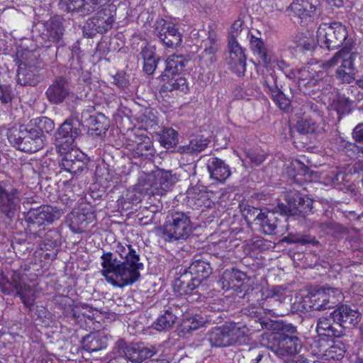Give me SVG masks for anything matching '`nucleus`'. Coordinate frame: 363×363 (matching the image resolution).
I'll use <instances>...</instances> for the list:
<instances>
[{
  "label": "nucleus",
  "instance_id": "c03bdc74",
  "mask_svg": "<svg viewBox=\"0 0 363 363\" xmlns=\"http://www.w3.org/2000/svg\"><path fill=\"white\" fill-rule=\"evenodd\" d=\"M87 121L91 128L93 130L100 131L106 130L107 125H104L106 121V118L103 114L99 115L98 116H90Z\"/></svg>",
  "mask_w": 363,
  "mask_h": 363
},
{
  "label": "nucleus",
  "instance_id": "a18cd8bd",
  "mask_svg": "<svg viewBox=\"0 0 363 363\" xmlns=\"http://www.w3.org/2000/svg\"><path fill=\"white\" fill-rule=\"evenodd\" d=\"M311 67L309 65L303 66L301 69L294 72V77L299 81L309 80L314 77L313 72H311Z\"/></svg>",
  "mask_w": 363,
  "mask_h": 363
},
{
  "label": "nucleus",
  "instance_id": "774afa93",
  "mask_svg": "<svg viewBox=\"0 0 363 363\" xmlns=\"http://www.w3.org/2000/svg\"><path fill=\"white\" fill-rule=\"evenodd\" d=\"M291 363H308V361L306 358L302 356H298L296 357V359H293Z\"/></svg>",
  "mask_w": 363,
  "mask_h": 363
},
{
  "label": "nucleus",
  "instance_id": "f03ea898",
  "mask_svg": "<svg viewBox=\"0 0 363 363\" xmlns=\"http://www.w3.org/2000/svg\"><path fill=\"white\" fill-rule=\"evenodd\" d=\"M262 329L276 333L282 332L277 345L271 347L272 351L278 357L291 356L301 348L300 340L294 335H285V333L294 334L296 328L291 325H284L282 321L273 319H258Z\"/></svg>",
  "mask_w": 363,
  "mask_h": 363
},
{
  "label": "nucleus",
  "instance_id": "9b49d317",
  "mask_svg": "<svg viewBox=\"0 0 363 363\" xmlns=\"http://www.w3.org/2000/svg\"><path fill=\"white\" fill-rule=\"evenodd\" d=\"M21 192L6 182H0V211L12 218L20 208Z\"/></svg>",
  "mask_w": 363,
  "mask_h": 363
},
{
  "label": "nucleus",
  "instance_id": "1a4fd4ad",
  "mask_svg": "<svg viewBox=\"0 0 363 363\" xmlns=\"http://www.w3.org/2000/svg\"><path fill=\"white\" fill-rule=\"evenodd\" d=\"M116 9L114 5L109 4L91 18H89L84 27V33L88 37H92L96 33H105L109 30L116 21Z\"/></svg>",
  "mask_w": 363,
  "mask_h": 363
},
{
  "label": "nucleus",
  "instance_id": "79ce46f5",
  "mask_svg": "<svg viewBox=\"0 0 363 363\" xmlns=\"http://www.w3.org/2000/svg\"><path fill=\"white\" fill-rule=\"evenodd\" d=\"M331 318H357L359 315V313L356 309H352L347 305H342L335 310L331 313Z\"/></svg>",
  "mask_w": 363,
  "mask_h": 363
},
{
  "label": "nucleus",
  "instance_id": "de8ad7c7",
  "mask_svg": "<svg viewBox=\"0 0 363 363\" xmlns=\"http://www.w3.org/2000/svg\"><path fill=\"white\" fill-rule=\"evenodd\" d=\"M331 320H335V319H318L316 328L317 332L320 334L324 332H332L333 335H335L334 327Z\"/></svg>",
  "mask_w": 363,
  "mask_h": 363
},
{
  "label": "nucleus",
  "instance_id": "8fccbe9b",
  "mask_svg": "<svg viewBox=\"0 0 363 363\" xmlns=\"http://www.w3.org/2000/svg\"><path fill=\"white\" fill-rule=\"evenodd\" d=\"M82 0H60V5L62 9L67 11H77L79 9Z\"/></svg>",
  "mask_w": 363,
  "mask_h": 363
},
{
  "label": "nucleus",
  "instance_id": "9d476101",
  "mask_svg": "<svg viewBox=\"0 0 363 363\" xmlns=\"http://www.w3.org/2000/svg\"><path fill=\"white\" fill-rule=\"evenodd\" d=\"M193 231L189 216L182 212L172 213L171 220L164 227V235L166 240L173 242L186 240Z\"/></svg>",
  "mask_w": 363,
  "mask_h": 363
},
{
  "label": "nucleus",
  "instance_id": "680f3d73",
  "mask_svg": "<svg viewBox=\"0 0 363 363\" xmlns=\"http://www.w3.org/2000/svg\"><path fill=\"white\" fill-rule=\"evenodd\" d=\"M82 309L84 311L82 313L84 318H91V315H98V311L96 310H93L91 307L88 306H82Z\"/></svg>",
  "mask_w": 363,
  "mask_h": 363
},
{
  "label": "nucleus",
  "instance_id": "69168bd1",
  "mask_svg": "<svg viewBox=\"0 0 363 363\" xmlns=\"http://www.w3.org/2000/svg\"><path fill=\"white\" fill-rule=\"evenodd\" d=\"M182 289H184V294H187L191 293L194 290V289L195 288V285L194 284L192 285H190L189 284L182 283Z\"/></svg>",
  "mask_w": 363,
  "mask_h": 363
},
{
  "label": "nucleus",
  "instance_id": "ddd939ff",
  "mask_svg": "<svg viewBox=\"0 0 363 363\" xmlns=\"http://www.w3.org/2000/svg\"><path fill=\"white\" fill-rule=\"evenodd\" d=\"M287 206L279 204L277 209L283 214H299L305 216L312 209L313 200L307 196H303L298 191H291L286 196Z\"/></svg>",
  "mask_w": 363,
  "mask_h": 363
},
{
  "label": "nucleus",
  "instance_id": "bf43d9fd",
  "mask_svg": "<svg viewBox=\"0 0 363 363\" xmlns=\"http://www.w3.org/2000/svg\"><path fill=\"white\" fill-rule=\"evenodd\" d=\"M247 157L256 165L260 164L265 160L264 155L255 154L254 152L247 153Z\"/></svg>",
  "mask_w": 363,
  "mask_h": 363
},
{
  "label": "nucleus",
  "instance_id": "49530a36",
  "mask_svg": "<svg viewBox=\"0 0 363 363\" xmlns=\"http://www.w3.org/2000/svg\"><path fill=\"white\" fill-rule=\"evenodd\" d=\"M243 29V21L241 19L235 20L231 25L228 32V40H237Z\"/></svg>",
  "mask_w": 363,
  "mask_h": 363
},
{
  "label": "nucleus",
  "instance_id": "a211bd4d",
  "mask_svg": "<svg viewBox=\"0 0 363 363\" xmlns=\"http://www.w3.org/2000/svg\"><path fill=\"white\" fill-rule=\"evenodd\" d=\"M125 358L135 363H141L145 359L151 357L155 353L152 346H145L143 343H132L124 351Z\"/></svg>",
  "mask_w": 363,
  "mask_h": 363
},
{
  "label": "nucleus",
  "instance_id": "37998d69",
  "mask_svg": "<svg viewBox=\"0 0 363 363\" xmlns=\"http://www.w3.org/2000/svg\"><path fill=\"white\" fill-rule=\"evenodd\" d=\"M345 352L344 345L340 341H336L326 350V355L339 359L344 356Z\"/></svg>",
  "mask_w": 363,
  "mask_h": 363
},
{
  "label": "nucleus",
  "instance_id": "2eb2a0df",
  "mask_svg": "<svg viewBox=\"0 0 363 363\" xmlns=\"http://www.w3.org/2000/svg\"><path fill=\"white\" fill-rule=\"evenodd\" d=\"M157 25V36L165 45L176 48L181 44L182 35L174 23L161 19Z\"/></svg>",
  "mask_w": 363,
  "mask_h": 363
},
{
  "label": "nucleus",
  "instance_id": "6e6552de",
  "mask_svg": "<svg viewBox=\"0 0 363 363\" xmlns=\"http://www.w3.org/2000/svg\"><path fill=\"white\" fill-rule=\"evenodd\" d=\"M19 62L17 73L18 84L33 86L38 82L36 65L38 54L33 51L23 50L17 52Z\"/></svg>",
  "mask_w": 363,
  "mask_h": 363
},
{
  "label": "nucleus",
  "instance_id": "338daca9",
  "mask_svg": "<svg viewBox=\"0 0 363 363\" xmlns=\"http://www.w3.org/2000/svg\"><path fill=\"white\" fill-rule=\"evenodd\" d=\"M108 363H128L126 358L124 357H119L111 359Z\"/></svg>",
  "mask_w": 363,
  "mask_h": 363
},
{
  "label": "nucleus",
  "instance_id": "473e14b6",
  "mask_svg": "<svg viewBox=\"0 0 363 363\" xmlns=\"http://www.w3.org/2000/svg\"><path fill=\"white\" fill-rule=\"evenodd\" d=\"M177 330L179 335H185L193 330H198L204 325L203 319H178Z\"/></svg>",
  "mask_w": 363,
  "mask_h": 363
},
{
  "label": "nucleus",
  "instance_id": "412c9836",
  "mask_svg": "<svg viewBox=\"0 0 363 363\" xmlns=\"http://www.w3.org/2000/svg\"><path fill=\"white\" fill-rule=\"evenodd\" d=\"M111 336L104 332L91 333L83 338V349L89 352H97L107 347Z\"/></svg>",
  "mask_w": 363,
  "mask_h": 363
},
{
  "label": "nucleus",
  "instance_id": "864d4df0",
  "mask_svg": "<svg viewBox=\"0 0 363 363\" xmlns=\"http://www.w3.org/2000/svg\"><path fill=\"white\" fill-rule=\"evenodd\" d=\"M331 174L332 175H329L328 177V184L335 185L340 182V179L343 180L344 174H342L340 171L333 170Z\"/></svg>",
  "mask_w": 363,
  "mask_h": 363
},
{
  "label": "nucleus",
  "instance_id": "423d86ee",
  "mask_svg": "<svg viewBox=\"0 0 363 363\" xmlns=\"http://www.w3.org/2000/svg\"><path fill=\"white\" fill-rule=\"evenodd\" d=\"M347 36L345 27L340 23H322L317 32V43L321 48L333 50L340 48Z\"/></svg>",
  "mask_w": 363,
  "mask_h": 363
},
{
  "label": "nucleus",
  "instance_id": "052dcab7",
  "mask_svg": "<svg viewBox=\"0 0 363 363\" xmlns=\"http://www.w3.org/2000/svg\"><path fill=\"white\" fill-rule=\"evenodd\" d=\"M1 94H0V101L4 104H7L11 100V96L10 92L6 89L4 90L3 87L0 86Z\"/></svg>",
  "mask_w": 363,
  "mask_h": 363
},
{
  "label": "nucleus",
  "instance_id": "7c9ffc66",
  "mask_svg": "<svg viewBox=\"0 0 363 363\" xmlns=\"http://www.w3.org/2000/svg\"><path fill=\"white\" fill-rule=\"evenodd\" d=\"M246 274L238 269H232L231 270H227L223 273V287L229 289L235 286L234 281L241 282L245 279Z\"/></svg>",
  "mask_w": 363,
  "mask_h": 363
},
{
  "label": "nucleus",
  "instance_id": "b1692460",
  "mask_svg": "<svg viewBox=\"0 0 363 363\" xmlns=\"http://www.w3.org/2000/svg\"><path fill=\"white\" fill-rule=\"evenodd\" d=\"M207 167L211 177L216 181L223 182L230 175L228 165L218 158L210 159Z\"/></svg>",
  "mask_w": 363,
  "mask_h": 363
},
{
  "label": "nucleus",
  "instance_id": "09e8293b",
  "mask_svg": "<svg viewBox=\"0 0 363 363\" xmlns=\"http://www.w3.org/2000/svg\"><path fill=\"white\" fill-rule=\"evenodd\" d=\"M141 186H140V183L136 189L128 190L125 195L126 199L128 200L129 203H138L142 200V192L145 191L141 190Z\"/></svg>",
  "mask_w": 363,
  "mask_h": 363
},
{
  "label": "nucleus",
  "instance_id": "4c0bfd02",
  "mask_svg": "<svg viewBox=\"0 0 363 363\" xmlns=\"http://www.w3.org/2000/svg\"><path fill=\"white\" fill-rule=\"evenodd\" d=\"M250 45L253 52L259 56L262 62L267 66L270 62V58L262 40L257 38H252L250 40Z\"/></svg>",
  "mask_w": 363,
  "mask_h": 363
},
{
  "label": "nucleus",
  "instance_id": "39448f33",
  "mask_svg": "<svg viewBox=\"0 0 363 363\" xmlns=\"http://www.w3.org/2000/svg\"><path fill=\"white\" fill-rule=\"evenodd\" d=\"M249 333V328L241 323H230L221 328H214L209 335V341L214 347L231 345Z\"/></svg>",
  "mask_w": 363,
  "mask_h": 363
},
{
  "label": "nucleus",
  "instance_id": "5701e85b",
  "mask_svg": "<svg viewBox=\"0 0 363 363\" xmlns=\"http://www.w3.org/2000/svg\"><path fill=\"white\" fill-rule=\"evenodd\" d=\"M315 9V6L308 0H296L290 4L288 12L290 16H298L303 20L313 16Z\"/></svg>",
  "mask_w": 363,
  "mask_h": 363
},
{
  "label": "nucleus",
  "instance_id": "f8f14e48",
  "mask_svg": "<svg viewBox=\"0 0 363 363\" xmlns=\"http://www.w3.org/2000/svg\"><path fill=\"white\" fill-rule=\"evenodd\" d=\"M80 134L77 124L70 120L62 123L55 134V144L60 152H66L73 149L74 142Z\"/></svg>",
  "mask_w": 363,
  "mask_h": 363
},
{
  "label": "nucleus",
  "instance_id": "bb28decb",
  "mask_svg": "<svg viewBox=\"0 0 363 363\" xmlns=\"http://www.w3.org/2000/svg\"><path fill=\"white\" fill-rule=\"evenodd\" d=\"M255 220L259 222L264 233L268 235L274 233L277 226V217L274 211H260L256 216Z\"/></svg>",
  "mask_w": 363,
  "mask_h": 363
},
{
  "label": "nucleus",
  "instance_id": "603ef678",
  "mask_svg": "<svg viewBox=\"0 0 363 363\" xmlns=\"http://www.w3.org/2000/svg\"><path fill=\"white\" fill-rule=\"evenodd\" d=\"M137 149L142 152L143 150H150L152 147V142L149 137L145 135H141L139 140H136Z\"/></svg>",
  "mask_w": 363,
  "mask_h": 363
},
{
  "label": "nucleus",
  "instance_id": "e2e57ef3",
  "mask_svg": "<svg viewBox=\"0 0 363 363\" xmlns=\"http://www.w3.org/2000/svg\"><path fill=\"white\" fill-rule=\"evenodd\" d=\"M197 197L198 198H196V196L189 198V201L191 200L194 201L195 199L194 204H195L196 207H199L203 204L202 199H205L206 197V194L205 192H199L197 195Z\"/></svg>",
  "mask_w": 363,
  "mask_h": 363
},
{
  "label": "nucleus",
  "instance_id": "2f4dec72",
  "mask_svg": "<svg viewBox=\"0 0 363 363\" xmlns=\"http://www.w3.org/2000/svg\"><path fill=\"white\" fill-rule=\"evenodd\" d=\"M208 141L203 138H197L190 141L187 145L181 146L178 148V152L181 154H192L199 152L207 147Z\"/></svg>",
  "mask_w": 363,
  "mask_h": 363
},
{
  "label": "nucleus",
  "instance_id": "4468645a",
  "mask_svg": "<svg viewBox=\"0 0 363 363\" xmlns=\"http://www.w3.org/2000/svg\"><path fill=\"white\" fill-rule=\"evenodd\" d=\"M63 212L50 206H43L30 209L26 216V221L31 224L41 225L45 223H52L60 219Z\"/></svg>",
  "mask_w": 363,
  "mask_h": 363
},
{
  "label": "nucleus",
  "instance_id": "ea45409f",
  "mask_svg": "<svg viewBox=\"0 0 363 363\" xmlns=\"http://www.w3.org/2000/svg\"><path fill=\"white\" fill-rule=\"evenodd\" d=\"M352 101L345 96L339 95L333 101L334 108L339 114L348 113L351 110Z\"/></svg>",
  "mask_w": 363,
  "mask_h": 363
},
{
  "label": "nucleus",
  "instance_id": "c85d7f7f",
  "mask_svg": "<svg viewBox=\"0 0 363 363\" xmlns=\"http://www.w3.org/2000/svg\"><path fill=\"white\" fill-rule=\"evenodd\" d=\"M187 62L182 55L169 56L166 60V68L162 75L166 77L171 74H181Z\"/></svg>",
  "mask_w": 363,
  "mask_h": 363
},
{
  "label": "nucleus",
  "instance_id": "5fc2aeb1",
  "mask_svg": "<svg viewBox=\"0 0 363 363\" xmlns=\"http://www.w3.org/2000/svg\"><path fill=\"white\" fill-rule=\"evenodd\" d=\"M353 138L363 145V124H358L353 130Z\"/></svg>",
  "mask_w": 363,
  "mask_h": 363
},
{
  "label": "nucleus",
  "instance_id": "13d9d810",
  "mask_svg": "<svg viewBox=\"0 0 363 363\" xmlns=\"http://www.w3.org/2000/svg\"><path fill=\"white\" fill-rule=\"evenodd\" d=\"M141 55L143 58V61L157 60L155 50L152 48L145 47L141 52Z\"/></svg>",
  "mask_w": 363,
  "mask_h": 363
},
{
  "label": "nucleus",
  "instance_id": "e433bc0d",
  "mask_svg": "<svg viewBox=\"0 0 363 363\" xmlns=\"http://www.w3.org/2000/svg\"><path fill=\"white\" fill-rule=\"evenodd\" d=\"M15 288L24 305L31 306L36 298L35 291L29 286H20L16 284Z\"/></svg>",
  "mask_w": 363,
  "mask_h": 363
},
{
  "label": "nucleus",
  "instance_id": "cd10ccee",
  "mask_svg": "<svg viewBox=\"0 0 363 363\" xmlns=\"http://www.w3.org/2000/svg\"><path fill=\"white\" fill-rule=\"evenodd\" d=\"M201 47L203 51L202 52V57L206 58L207 60L212 62L215 54L218 50V35L214 31H210L208 33V38L202 40Z\"/></svg>",
  "mask_w": 363,
  "mask_h": 363
},
{
  "label": "nucleus",
  "instance_id": "aec40b11",
  "mask_svg": "<svg viewBox=\"0 0 363 363\" xmlns=\"http://www.w3.org/2000/svg\"><path fill=\"white\" fill-rule=\"evenodd\" d=\"M70 150L66 152H61L65 154L61 166L66 172L77 174L83 171L85 167V163L82 160L84 155L79 152L77 150L71 149Z\"/></svg>",
  "mask_w": 363,
  "mask_h": 363
},
{
  "label": "nucleus",
  "instance_id": "0eeeda50",
  "mask_svg": "<svg viewBox=\"0 0 363 363\" xmlns=\"http://www.w3.org/2000/svg\"><path fill=\"white\" fill-rule=\"evenodd\" d=\"M355 58V53L342 49L327 61L324 67L330 68L340 64L336 70L337 77L342 83L350 84L355 79L356 69L354 64Z\"/></svg>",
  "mask_w": 363,
  "mask_h": 363
},
{
  "label": "nucleus",
  "instance_id": "6e6d98bb",
  "mask_svg": "<svg viewBox=\"0 0 363 363\" xmlns=\"http://www.w3.org/2000/svg\"><path fill=\"white\" fill-rule=\"evenodd\" d=\"M157 60H144L143 69L147 74H152L157 67Z\"/></svg>",
  "mask_w": 363,
  "mask_h": 363
},
{
  "label": "nucleus",
  "instance_id": "72a5a7b5",
  "mask_svg": "<svg viewBox=\"0 0 363 363\" xmlns=\"http://www.w3.org/2000/svg\"><path fill=\"white\" fill-rule=\"evenodd\" d=\"M27 133V128L25 127H13L7 133V138L9 142L21 150L23 143H25V135Z\"/></svg>",
  "mask_w": 363,
  "mask_h": 363
},
{
  "label": "nucleus",
  "instance_id": "0e129e2a",
  "mask_svg": "<svg viewBox=\"0 0 363 363\" xmlns=\"http://www.w3.org/2000/svg\"><path fill=\"white\" fill-rule=\"evenodd\" d=\"M272 297H281L284 294V289L281 286H275L270 290Z\"/></svg>",
  "mask_w": 363,
  "mask_h": 363
},
{
  "label": "nucleus",
  "instance_id": "a19ab883",
  "mask_svg": "<svg viewBox=\"0 0 363 363\" xmlns=\"http://www.w3.org/2000/svg\"><path fill=\"white\" fill-rule=\"evenodd\" d=\"M34 124L37 129L41 133L42 135H43L44 133H51L55 128L54 122L47 117L35 118L34 120Z\"/></svg>",
  "mask_w": 363,
  "mask_h": 363
},
{
  "label": "nucleus",
  "instance_id": "393cba45",
  "mask_svg": "<svg viewBox=\"0 0 363 363\" xmlns=\"http://www.w3.org/2000/svg\"><path fill=\"white\" fill-rule=\"evenodd\" d=\"M264 84L265 86V91L271 95L277 105L282 110L287 109L289 106L290 101L278 89L274 77L272 76L270 79L265 78Z\"/></svg>",
  "mask_w": 363,
  "mask_h": 363
},
{
  "label": "nucleus",
  "instance_id": "4be33fe9",
  "mask_svg": "<svg viewBox=\"0 0 363 363\" xmlns=\"http://www.w3.org/2000/svg\"><path fill=\"white\" fill-rule=\"evenodd\" d=\"M323 119L315 117L303 118L297 122V130L302 134H319L324 131Z\"/></svg>",
  "mask_w": 363,
  "mask_h": 363
},
{
  "label": "nucleus",
  "instance_id": "4d7b16f0",
  "mask_svg": "<svg viewBox=\"0 0 363 363\" xmlns=\"http://www.w3.org/2000/svg\"><path fill=\"white\" fill-rule=\"evenodd\" d=\"M298 43L301 47L307 50L313 49L318 44L317 40L315 41L313 39H309L307 37H304Z\"/></svg>",
  "mask_w": 363,
  "mask_h": 363
},
{
  "label": "nucleus",
  "instance_id": "c756f323",
  "mask_svg": "<svg viewBox=\"0 0 363 363\" xmlns=\"http://www.w3.org/2000/svg\"><path fill=\"white\" fill-rule=\"evenodd\" d=\"M228 48L230 52V57L232 64L240 65L242 67L245 66L246 57L242 47L240 45L237 40H228Z\"/></svg>",
  "mask_w": 363,
  "mask_h": 363
},
{
  "label": "nucleus",
  "instance_id": "c9c22d12",
  "mask_svg": "<svg viewBox=\"0 0 363 363\" xmlns=\"http://www.w3.org/2000/svg\"><path fill=\"white\" fill-rule=\"evenodd\" d=\"M190 273L197 278L205 279L211 273V267L208 263L203 260H195L189 267Z\"/></svg>",
  "mask_w": 363,
  "mask_h": 363
},
{
  "label": "nucleus",
  "instance_id": "58836bf2",
  "mask_svg": "<svg viewBox=\"0 0 363 363\" xmlns=\"http://www.w3.org/2000/svg\"><path fill=\"white\" fill-rule=\"evenodd\" d=\"M160 143L165 148L173 147L178 143L177 131L172 128L163 130L160 136Z\"/></svg>",
  "mask_w": 363,
  "mask_h": 363
},
{
  "label": "nucleus",
  "instance_id": "7ed1b4c3",
  "mask_svg": "<svg viewBox=\"0 0 363 363\" xmlns=\"http://www.w3.org/2000/svg\"><path fill=\"white\" fill-rule=\"evenodd\" d=\"M343 299L342 291L337 288H322L306 294H297L296 301L302 303L303 310H325L330 308V303L335 304Z\"/></svg>",
  "mask_w": 363,
  "mask_h": 363
},
{
  "label": "nucleus",
  "instance_id": "f704fd0d",
  "mask_svg": "<svg viewBox=\"0 0 363 363\" xmlns=\"http://www.w3.org/2000/svg\"><path fill=\"white\" fill-rule=\"evenodd\" d=\"M63 33L64 29L60 20L52 18L49 21L47 27V35L50 41H58L61 39Z\"/></svg>",
  "mask_w": 363,
  "mask_h": 363
},
{
  "label": "nucleus",
  "instance_id": "20e7f679",
  "mask_svg": "<svg viewBox=\"0 0 363 363\" xmlns=\"http://www.w3.org/2000/svg\"><path fill=\"white\" fill-rule=\"evenodd\" d=\"M177 181V177L172 171L157 169L150 174H142L140 186L147 194L162 196L169 191Z\"/></svg>",
  "mask_w": 363,
  "mask_h": 363
},
{
  "label": "nucleus",
  "instance_id": "3c124183",
  "mask_svg": "<svg viewBox=\"0 0 363 363\" xmlns=\"http://www.w3.org/2000/svg\"><path fill=\"white\" fill-rule=\"evenodd\" d=\"M174 323V319H157L152 325L157 331H162L171 328Z\"/></svg>",
  "mask_w": 363,
  "mask_h": 363
},
{
  "label": "nucleus",
  "instance_id": "dca6fc26",
  "mask_svg": "<svg viewBox=\"0 0 363 363\" xmlns=\"http://www.w3.org/2000/svg\"><path fill=\"white\" fill-rule=\"evenodd\" d=\"M95 218V213L89 208L75 209L68 215L67 223L73 233H82Z\"/></svg>",
  "mask_w": 363,
  "mask_h": 363
},
{
  "label": "nucleus",
  "instance_id": "6ab92c4d",
  "mask_svg": "<svg viewBox=\"0 0 363 363\" xmlns=\"http://www.w3.org/2000/svg\"><path fill=\"white\" fill-rule=\"evenodd\" d=\"M161 92L179 91L182 94H186L189 90L187 79L181 74H171L164 77L161 75Z\"/></svg>",
  "mask_w": 363,
  "mask_h": 363
},
{
  "label": "nucleus",
  "instance_id": "f257e3e1",
  "mask_svg": "<svg viewBox=\"0 0 363 363\" xmlns=\"http://www.w3.org/2000/svg\"><path fill=\"white\" fill-rule=\"evenodd\" d=\"M116 252L123 259L118 260L111 252L104 253L101 257V274L113 286L123 288L132 285L140 276L143 264L130 245L118 243Z\"/></svg>",
  "mask_w": 363,
  "mask_h": 363
},
{
  "label": "nucleus",
  "instance_id": "a878e982",
  "mask_svg": "<svg viewBox=\"0 0 363 363\" xmlns=\"http://www.w3.org/2000/svg\"><path fill=\"white\" fill-rule=\"evenodd\" d=\"M25 135V143H23L21 150L24 152H35L43 146V138L39 130L35 128L27 129Z\"/></svg>",
  "mask_w": 363,
  "mask_h": 363
},
{
  "label": "nucleus",
  "instance_id": "f3484780",
  "mask_svg": "<svg viewBox=\"0 0 363 363\" xmlns=\"http://www.w3.org/2000/svg\"><path fill=\"white\" fill-rule=\"evenodd\" d=\"M48 100L52 104H60L70 95L67 80L63 77L57 78L45 91Z\"/></svg>",
  "mask_w": 363,
  "mask_h": 363
}]
</instances>
